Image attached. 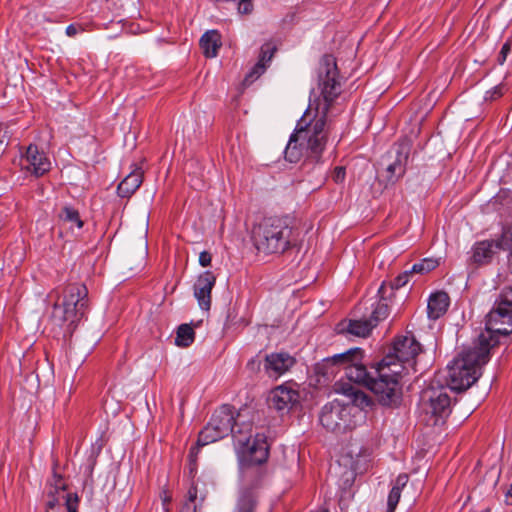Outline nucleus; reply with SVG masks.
Here are the masks:
<instances>
[{"label":"nucleus","mask_w":512,"mask_h":512,"mask_svg":"<svg viewBox=\"0 0 512 512\" xmlns=\"http://www.w3.org/2000/svg\"><path fill=\"white\" fill-rule=\"evenodd\" d=\"M318 84L325 101L323 113L313 121H307L304 117L298 121L284 151L285 159L291 163H297L302 157L305 158V163L321 162L330 129L327 112L341 93L339 72L333 55L326 54L321 58Z\"/></svg>","instance_id":"1"},{"label":"nucleus","mask_w":512,"mask_h":512,"mask_svg":"<svg viewBox=\"0 0 512 512\" xmlns=\"http://www.w3.org/2000/svg\"><path fill=\"white\" fill-rule=\"evenodd\" d=\"M229 434L232 435L238 450L243 480L246 481L251 476L257 483L260 478L259 466L265 463L269 456L267 437L263 433H257L251 439V424L239 425L235 420L232 406L222 405L214 411L210 421L198 435V445H208Z\"/></svg>","instance_id":"2"},{"label":"nucleus","mask_w":512,"mask_h":512,"mask_svg":"<svg viewBox=\"0 0 512 512\" xmlns=\"http://www.w3.org/2000/svg\"><path fill=\"white\" fill-rule=\"evenodd\" d=\"M421 352V345L413 334L399 336L390 352L381 361L368 366L370 391L385 407H397L402 401L401 382L407 365L414 368L415 358Z\"/></svg>","instance_id":"3"},{"label":"nucleus","mask_w":512,"mask_h":512,"mask_svg":"<svg viewBox=\"0 0 512 512\" xmlns=\"http://www.w3.org/2000/svg\"><path fill=\"white\" fill-rule=\"evenodd\" d=\"M299 230L289 216L263 219L253 229L256 249L265 254H282L297 245Z\"/></svg>","instance_id":"4"},{"label":"nucleus","mask_w":512,"mask_h":512,"mask_svg":"<svg viewBox=\"0 0 512 512\" xmlns=\"http://www.w3.org/2000/svg\"><path fill=\"white\" fill-rule=\"evenodd\" d=\"M490 351L477 344L464 349L447 366V383L450 390L462 392L471 387L480 377L482 367L489 361Z\"/></svg>","instance_id":"5"},{"label":"nucleus","mask_w":512,"mask_h":512,"mask_svg":"<svg viewBox=\"0 0 512 512\" xmlns=\"http://www.w3.org/2000/svg\"><path fill=\"white\" fill-rule=\"evenodd\" d=\"M340 368L345 370V375L350 381L362 384L370 390L371 375L368 371V364L364 362L363 349L351 348L343 353L327 357L315 365V372L328 379L334 376Z\"/></svg>","instance_id":"6"},{"label":"nucleus","mask_w":512,"mask_h":512,"mask_svg":"<svg viewBox=\"0 0 512 512\" xmlns=\"http://www.w3.org/2000/svg\"><path fill=\"white\" fill-rule=\"evenodd\" d=\"M88 311V289L82 283L68 284L63 291L62 303H55L52 317L67 323V331L72 333Z\"/></svg>","instance_id":"7"},{"label":"nucleus","mask_w":512,"mask_h":512,"mask_svg":"<svg viewBox=\"0 0 512 512\" xmlns=\"http://www.w3.org/2000/svg\"><path fill=\"white\" fill-rule=\"evenodd\" d=\"M512 333V310L495 303V307L487 314L485 329L478 335V345L491 351L500 343V336L507 337Z\"/></svg>","instance_id":"8"},{"label":"nucleus","mask_w":512,"mask_h":512,"mask_svg":"<svg viewBox=\"0 0 512 512\" xmlns=\"http://www.w3.org/2000/svg\"><path fill=\"white\" fill-rule=\"evenodd\" d=\"M420 410L430 416L433 425L439 421H444L451 413V397L448 388L442 385L430 386L422 390L420 395Z\"/></svg>","instance_id":"9"},{"label":"nucleus","mask_w":512,"mask_h":512,"mask_svg":"<svg viewBox=\"0 0 512 512\" xmlns=\"http://www.w3.org/2000/svg\"><path fill=\"white\" fill-rule=\"evenodd\" d=\"M321 425L336 434L345 433L354 426L351 418V407L334 400L321 409L319 415Z\"/></svg>","instance_id":"10"},{"label":"nucleus","mask_w":512,"mask_h":512,"mask_svg":"<svg viewBox=\"0 0 512 512\" xmlns=\"http://www.w3.org/2000/svg\"><path fill=\"white\" fill-rule=\"evenodd\" d=\"M411 144L408 140H402L393 145L387 153V163L381 177L385 187L395 184L406 172Z\"/></svg>","instance_id":"11"},{"label":"nucleus","mask_w":512,"mask_h":512,"mask_svg":"<svg viewBox=\"0 0 512 512\" xmlns=\"http://www.w3.org/2000/svg\"><path fill=\"white\" fill-rule=\"evenodd\" d=\"M299 401L298 391L286 386H278L268 398L269 407L278 412H288Z\"/></svg>","instance_id":"12"},{"label":"nucleus","mask_w":512,"mask_h":512,"mask_svg":"<svg viewBox=\"0 0 512 512\" xmlns=\"http://www.w3.org/2000/svg\"><path fill=\"white\" fill-rule=\"evenodd\" d=\"M296 360L287 352L265 355L264 370L269 377L278 378L294 366Z\"/></svg>","instance_id":"13"},{"label":"nucleus","mask_w":512,"mask_h":512,"mask_svg":"<svg viewBox=\"0 0 512 512\" xmlns=\"http://www.w3.org/2000/svg\"><path fill=\"white\" fill-rule=\"evenodd\" d=\"M216 283V276L211 271L201 273L194 284V296L203 310L211 307V292Z\"/></svg>","instance_id":"14"},{"label":"nucleus","mask_w":512,"mask_h":512,"mask_svg":"<svg viewBox=\"0 0 512 512\" xmlns=\"http://www.w3.org/2000/svg\"><path fill=\"white\" fill-rule=\"evenodd\" d=\"M241 482L245 486L239 495L235 506V512H256L257 508V496L251 488L259 485L262 473L260 472L259 481L256 483L254 477H248L246 481L242 478V472L240 471Z\"/></svg>","instance_id":"15"},{"label":"nucleus","mask_w":512,"mask_h":512,"mask_svg":"<svg viewBox=\"0 0 512 512\" xmlns=\"http://www.w3.org/2000/svg\"><path fill=\"white\" fill-rule=\"evenodd\" d=\"M500 249L501 242L498 240L476 242L472 247L470 260L478 266L488 264Z\"/></svg>","instance_id":"16"},{"label":"nucleus","mask_w":512,"mask_h":512,"mask_svg":"<svg viewBox=\"0 0 512 512\" xmlns=\"http://www.w3.org/2000/svg\"><path fill=\"white\" fill-rule=\"evenodd\" d=\"M25 158L31 167V171L37 177L50 170L51 163L44 152L39 151L38 146L30 144L26 150Z\"/></svg>","instance_id":"17"},{"label":"nucleus","mask_w":512,"mask_h":512,"mask_svg":"<svg viewBox=\"0 0 512 512\" xmlns=\"http://www.w3.org/2000/svg\"><path fill=\"white\" fill-rule=\"evenodd\" d=\"M276 50H277V47L271 42H267L262 45L261 50H260L259 60L254 65L252 70L246 75L245 82H253L262 73H264L267 63L271 61Z\"/></svg>","instance_id":"18"},{"label":"nucleus","mask_w":512,"mask_h":512,"mask_svg":"<svg viewBox=\"0 0 512 512\" xmlns=\"http://www.w3.org/2000/svg\"><path fill=\"white\" fill-rule=\"evenodd\" d=\"M450 305L449 295L444 291H438L430 295L427 305L428 317L437 320L442 317Z\"/></svg>","instance_id":"19"},{"label":"nucleus","mask_w":512,"mask_h":512,"mask_svg":"<svg viewBox=\"0 0 512 512\" xmlns=\"http://www.w3.org/2000/svg\"><path fill=\"white\" fill-rule=\"evenodd\" d=\"M143 182V171L135 167L119 184L117 193L122 198L131 197Z\"/></svg>","instance_id":"20"},{"label":"nucleus","mask_w":512,"mask_h":512,"mask_svg":"<svg viewBox=\"0 0 512 512\" xmlns=\"http://www.w3.org/2000/svg\"><path fill=\"white\" fill-rule=\"evenodd\" d=\"M375 327V323L366 320H348L338 324L339 333H348L358 337H367L371 330Z\"/></svg>","instance_id":"21"},{"label":"nucleus","mask_w":512,"mask_h":512,"mask_svg":"<svg viewBox=\"0 0 512 512\" xmlns=\"http://www.w3.org/2000/svg\"><path fill=\"white\" fill-rule=\"evenodd\" d=\"M199 45L207 58H214L222 46L221 34L218 30H208L200 38Z\"/></svg>","instance_id":"22"},{"label":"nucleus","mask_w":512,"mask_h":512,"mask_svg":"<svg viewBox=\"0 0 512 512\" xmlns=\"http://www.w3.org/2000/svg\"><path fill=\"white\" fill-rule=\"evenodd\" d=\"M378 295L380 297V300L377 302L369 318L370 321L375 323V327L378 325L380 321L386 319L389 315V305L387 303V300L391 296L390 294L387 293L386 282H383L379 287Z\"/></svg>","instance_id":"23"},{"label":"nucleus","mask_w":512,"mask_h":512,"mask_svg":"<svg viewBox=\"0 0 512 512\" xmlns=\"http://www.w3.org/2000/svg\"><path fill=\"white\" fill-rule=\"evenodd\" d=\"M343 393L351 399V402L354 406L361 409L370 407L373 403L371 397L368 394L352 385L344 387Z\"/></svg>","instance_id":"24"},{"label":"nucleus","mask_w":512,"mask_h":512,"mask_svg":"<svg viewBox=\"0 0 512 512\" xmlns=\"http://www.w3.org/2000/svg\"><path fill=\"white\" fill-rule=\"evenodd\" d=\"M195 340V332L190 324H181L176 331L175 344L178 347L187 348Z\"/></svg>","instance_id":"25"},{"label":"nucleus","mask_w":512,"mask_h":512,"mask_svg":"<svg viewBox=\"0 0 512 512\" xmlns=\"http://www.w3.org/2000/svg\"><path fill=\"white\" fill-rule=\"evenodd\" d=\"M59 219L65 223H69L70 228H72L73 226H76L77 228H82L84 225L83 221L80 218L78 210L71 206H64L61 209L59 213Z\"/></svg>","instance_id":"26"},{"label":"nucleus","mask_w":512,"mask_h":512,"mask_svg":"<svg viewBox=\"0 0 512 512\" xmlns=\"http://www.w3.org/2000/svg\"><path fill=\"white\" fill-rule=\"evenodd\" d=\"M439 265L438 260L433 258H425L422 259L420 262L415 263L412 268L410 269V272L417 273V274H425L432 270H434Z\"/></svg>","instance_id":"27"},{"label":"nucleus","mask_w":512,"mask_h":512,"mask_svg":"<svg viewBox=\"0 0 512 512\" xmlns=\"http://www.w3.org/2000/svg\"><path fill=\"white\" fill-rule=\"evenodd\" d=\"M412 274L410 270H406L400 275H398L393 281L386 283L387 285V293L392 296L393 292L403 286H405L409 281V276Z\"/></svg>","instance_id":"28"},{"label":"nucleus","mask_w":512,"mask_h":512,"mask_svg":"<svg viewBox=\"0 0 512 512\" xmlns=\"http://www.w3.org/2000/svg\"><path fill=\"white\" fill-rule=\"evenodd\" d=\"M401 498V491L398 487H392L387 499V512H395Z\"/></svg>","instance_id":"29"},{"label":"nucleus","mask_w":512,"mask_h":512,"mask_svg":"<svg viewBox=\"0 0 512 512\" xmlns=\"http://www.w3.org/2000/svg\"><path fill=\"white\" fill-rule=\"evenodd\" d=\"M496 302L503 307L512 310V287L503 289Z\"/></svg>","instance_id":"30"},{"label":"nucleus","mask_w":512,"mask_h":512,"mask_svg":"<svg viewBox=\"0 0 512 512\" xmlns=\"http://www.w3.org/2000/svg\"><path fill=\"white\" fill-rule=\"evenodd\" d=\"M59 492L60 491L55 492V488L50 489L47 494L48 500L46 503V510H60V499L57 496Z\"/></svg>","instance_id":"31"},{"label":"nucleus","mask_w":512,"mask_h":512,"mask_svg":"<svg viewBox=\"0 0 512 512\" xmlns=\"http://www.w3.org/2000/svg\"><path fill=\"white\" fill-rule=\"evenodd\" d=\"M65 506L67 512H78V495L76 493H67L65 496Z\"/></svg>","instance_id":"32"},{"label":"nucleus","mask_w":512,"mask_h":512,"mask_svg":"<svg viewBox=\"0 0 512 512\" xmlns=\"http://www.w3.org/2000/svg\"><path fill=\"white\" fill-rule=\"evenodd\" d=\"M57 462H55L53 467V482L51 483L52 488H55V492L57 491H65L67 486L63 482V478L60 474L56 472Z\"/></svg>","instance_id":"33"},{"label":"nucleus","mask_w":512,"mask_h":512,"mask_svg":"<svg viewBox=\"0 0 512 512\" xmlns=\"http://www.w3.org/2000/svg\"><path fill=\"white\" fill-rule=\"evenodd\" d=\"M11 138V132L8 125L0 123V146H8Z\"/></svg>","instance_id":"34"},{"label":"nucleus","mask_w":512,"mask_h":512,"mask_svg":"<svg viewBox=\"0 0 512 512\" xmlns=\"http://www.w3.org/2000/svg\"><path fill=\"white\" fill-rule=\"evenodd\" d=\"M202 446H199L198 443L196 444V446H193L190 448V451H189V459H190V473L192 474L194 472V470L196 469V458H197V455H198V452H199V449L201 448Z\"/></svg>","instance_id":"35"},{"label":"nucleus","mask_w":512,"mask_h":512,"mask_svg":"<svg viewBox=\"0 0 512 512\" xmlns=\"http://www.w3.org/2000/svg\"><path fill=\"white\" fill-rule=\"evenodd\" d=\"M510 52H511V44L509 42L504 43L501 47L499 54H498L497 62L500 65H503Z\"/></svg>","instance_id":"36"},{"label":"nucleus","mask_w":512,"mask_h":512,"mask_svg":"<svg viewBox=\"0 0 512 512\" xmlns=\"http://www.w3.org/2000/svg\"><path fill=\"white\" fill-rule=\"evenodd\" d=\"M503 86H495L493 89L486 92V100H496L503 95Z\"/></svg>","instance_id":"37"},{"label":"nucleus","mask_w":512,"mask_h":512,"mask_svg":"<svg viewBox=\"0 0 512 512\" xmlns=\"http://www.w3.org/2000/svg\"><path fill=\"white\" fill-rule=\"evenodd\" d=\"M197 500H198V489H197V486L195 485V483L193 482L188 490L187 500L185 503L197 504Z\"/></svg>","instance_id":"38"},{"label":"nucleus","mask_w":512,"mask_h":512,"mask_svg":"<svg viewBox=\"0 0 512 512\" xmlns=\"http://www.w3.org/2000/svg\"><path fill=\"white\" fill-rule=\"evenodd\" d=\"M345 176H346V171H345L344 167L337 166L334 169L332 177L336 183H342L345 179Z\"/></svg>","instance_id":"39"},{"label":"nucleus","mask_w":512,"mask_h":512,"mask_svg":"<svg viewBox=\"0 0 512 512\" xmlns=\"http://www.w3.org/2000/svg\"><path fill=\"white\" fill-rule=\"evenodd\" d=\"M212 255L208 251H202L199 255V264L202 267H208L211 265Z\"/></svg>","instance_id":"40"},{"label":"nucleus","mask_w":512,"mask_h":512,"mask_svg":"<svg viewBox=\"0 0 512 512\" xmlns=\"http://www.w3.org/2000/svg\"><path fill=\"white\" fill-rule=\"evenodd\" d=\"M408 475L406 473L399 474L395 480L393 487H398V490L402 491V489L408 483Z\"/></svg>","instance_id":"41"},{"label":"nucleus","mask_w":512,"mask_h":512,"mask_svg":"<svg viewBox=\"0 0 512 512\" xmlns=\"http://www.w3.org/2000/svg\"><path fill=\"white\" fill-rule=\"evenodd\" d=\"M198 504L184 503L180 512H197Z\"/></svg>","instance_id":"42"},{"label":"nucleus","mask_w":512,"mask_h":512,"mask_svg":"<svg viewBox=\"0 0 512 512\" xmlns=\"http://www.w3.org/2000/svg\"><path fill=\"white\" fill-rule=\"evenodd\" d=\"M78 33V29L75 25L73 24H70L69 26H67L66 28V34L69 36V37H73L75 36L76 34Z\"/></svg>","instance_id":"43"},{"label":"nucleus","mask_w":512,"mask_h":512,"mask_svg":"<svg viewBox=\"0 0 512 512\" xmlns=\"http://www.w3.org/2000/svg\"><path fill=\"white\" fill-rule=\"evenodd\" d=\"M255 364H257V366L259 367L260 365V361H256V360H251L249 363H248V366H254Z\"/></svg>","instance_id":"44"},{"label":"nucleus","mask_w":512,"mask_h":512,"mask_svg":"<svg viewBox=\"0 0 512 512\" xmlns=\"http://www.w3.org/2000/svg\"><path fill=\"white\" fill-rule=\"evenodd\" d=\"M204 499H205V496H204V495L200 496V498H199V503L201 504V503L204 501Z\"/></svg>","instance_id":"45"},{"label":"nucleus","mask_w":512,"mask_h":512,"mask_svg":"<svg viewBox=\"0 0 512 512\" xmlns=\"http://www.w3.org/2000/svg\"><path fill=\"white\" fill-rule=\"evenodd\" d=\"M46 512H60L58 509L55 510H46Z\"/></svg>","instance_id":"46"},{"label":"nucleus","mask_w":512,"mask_h":512,"mask_svg":"<svg viewBox=\"0 0 512 512\" xmlns=\"http://www.w3.org/2000/svg\"><path fill=\"white\" fill-rule=\"evenodd\" d=\"M169 501H170V499H169V498H165V499H164V504H165L166 502H169Z\"/></svg>","instance_id":"47"},{"label":"nucleus","mask_w":512,"mask_h":512,"mask_svg":"<svg viewBox=\"0 0 512 512\" xmlns=\"http://www.w3.org/2000/svg\"><path fill=\"white\" fill-rule=\"evenodd\" d=\"M321 512H328L327 510H322Z\"/></svg>","instance_id":"48"}]
</instances>
